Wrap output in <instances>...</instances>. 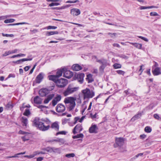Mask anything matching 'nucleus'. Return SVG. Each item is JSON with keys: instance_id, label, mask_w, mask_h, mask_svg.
<instances>
[{"instance_id": "25", "label": "nucleus", "mask_w": 161, "mask_h": 161, "mask_svg": "<svg viewBox=\"0 0 161 161\" xmlns=\"http://www.w3.org/2000/svg\"><path fill=\"white\" fill-rule=\"evenodd\" d=\"M21 122L22 123V125L25 128H26L28 124V119L25 117H22L21 118Z\"/></svg>"}, {"instance_id": "55", "label": "nucleus", "mask_w": 161, "mask_h": 161, "mask_svg": "<svg viewBox=\"0 0 161 161\" xmlns=\"http://www.w3.org/2000/svg\"><path fill=\"white\" fill-rule=\"evenodd\" d=\"M90 117L92 119H95L97 117V113H96L94 115H93L92 113H91L90 114Z\"/></svg>"}, {"instance_id": "24", "label": "nucleus", "mask_w": 161, "mask_h": 161, "mask_svg": "<svg viewBox=\"0 0 161 161\" xmlns=\"http://www.w3.org/2000/svg\"><path fill=\"white\" fill-rule=\"evenodd\" d=\"M34 103L36 104H40L42 103V99L38 96H36L34 98Z\"/></svg>"}, {"instance_id": "59", "label": "nucleus", "mask_w": 161, "mask_h": 161, "mask_svg": "<svg viewBox=\"0 0 161 161\" xmlns=\"http://www.w3.org/2000/svg\"><path fill=\"white\" fill-rule=\"evenodd\" d=\"M35 155L36 154L31 155H25L24 156V157H27L28 158H32L34 157Z\"/></svg>"}, {"instance_id": "38", "label": "nucleus", "mask_w": 161, "mask_h": 161, "mask_svg": "<svg viewBox=\"0 0 161 161\" xmlns=\"http://www.w3.org/2000/svg\"><path fill=\"white\" fill-rule=\"evenodd\" d=\"M135 44L134 47H136L139 49H141V48L142 46V44L136 43Z\"/></svg>"}, {"instance_id": "47", "label": "nucleus", "mask_w": 161, "mask_h": 161, "mask_svg": "<svg viewBox=\"0 0 161 161\" xmlns=\"http://www.w3.org/2000/svg\"><path fill=\"white\" fill-rule=\"evenodd\" d=\"M2 34L3 36L13 37L14 36L13 34H5L3 33H2Z\"/></svg>"}, {"instance_id": "27", "label": "nucleus", "mask_w": 161, "mask_h": 161, "mask_svg": "<svg viewBox=\"0 0 161 161\" xmlns=\"http://www.w3.org/2000/svg\"><path fill=\"white\" fill-rule=\"evenodd\" d=\"M58 32L57 31H47L46 33V35L47 36H50L54 34H58Z\"/></svg>"}, {"instance_id": "5", "label": "nucleus", "mask_w": 161, "mask_h": 161, "mask_svg": "<svg viewBox=\"0 0 161 161\" xmlns=\"http://www.w3.org/2000/svg\"><path fill=\"white\" fill-rule=\"evenodd\" d=\"M84 76L85 75L83 73H76L75 74L73 79L74 80H77L79 82L82 84L83 82Z\"/></svg>"}, {"instance_id": "1", "label": "nucleus", "mask_w": 161, "mask_h": 161, "mask_svg": "<svg viewBox=\"0 0 161 161\" xmlns=\"http://www.w3.org/2000/svg\"><path fill=\"white\" fill-rule=\"evenodd\" d=\"M84 100L86 99H89L92 98L95 95V92L92 90L86 88L81 91Z\"/></svg>"}, {"instance_id": "41", "label": "nucleus", "mask_w": 161, "mask_h": 161, "mask_svg": "<svg viewBox=\"0 0 161 161\" xmlns=\"http://www.w3.org/2000/svg\"><path fill=\"white\" fill-rule=\"evenodd\" d=\"M151 8V6H141L139 7V8L141 10L149 9Z\"/></svg>"}, {"instance_id": "2", "label": "nucleus", "mask_w": 161, "mask_h": 161, "mask_svg": "<svg viewBox=\"0 0 161 161\" xmlns=\"http://www.w3.org/2000/svg\"><path fill=\"white\" fill-rule=\"evenodd\" d=\"M76 100V98L71 97H67L64 99V102L65 104L70 103L68 107L69 111L72 110L75 107L76 105L75 102Z\"/></svg>"}, {"instance_id": "16", "label": "nucleus", "mask_w": 161, "mask_h": 161, "mask_svg": "<svg viewBox=\"0 0 161 161\" xmlns=\"http://www.w3.org/2000/svg\"><path fill=\"white\" fill-rule=\"evenodd\" d=\"M43 78V75L42 73H40L36 78V81L37 83H40Z\"/></svg>"}, {"instance_id": "13", "label": "nucleus", "mask_w": 161, "mask_h": 161, "mask_svg": "<svg viewBox=\"0 0 161 161\" xmlns=\"http://www.w3.org/2000/svg\"><path fill=\"white\" fill-rule=\"evenodd\" d=\"M70 14L73 16H77L80 14V11L79 9L73 8L71 9Z\"/></svg>"}, {"instance_id": "6", "label": "nucleus", "mask_w": 161, "mask_h": 161, "mask_svg": "<svg viewBox=\"0 0 161 161\" xmlns=\"http://www.w3.org/2000/svg\"><path fill=\"white\" fill-rule=\"evenodd\" d=\"M68 84L67 80L64 78H61L58 80L57 82L56 86L59 88L64 87Z\"/></svg>"}, {"instance_id": "20", "label": "nucleus", "mask_w": 161, "mask_h": 161, "mask_svg": "<svg viewBox=\"0 0 161 161\" xmlns=\"http://www.w3.org/2000/svg\"><path fill=\"white\" fill-rule=\"evenodd\" d=\"M51 127L53 129H54L56 131H58L59 129V125L58 122L56 121L53 123L51 125Z\"/></svg>"}, {"instance_id": "3", "label": "nucleus", "mask_w": 161, "mask_h": 161, "mask_svg": "<svg viewBox=\"0 0 161 161\" xmlns=\"http://www.w3.org/2000/svg\"><path fill=\"white\" fill-rule=\"evenodd\" d=\"M79 89V87H74L72 85H69L66 89L63 92V94L65 96L72 94L77 91Z\"/></svg>"}, {"instance_id": "56", "label": "nucleus", "mask_w": 161, "mask_h": 161, "mask_svg": "<svg viewBox=\"0 0 161 161\" xmlns=\"http://www.w3.org/2000/svg\"><path fill=\"white\" fill-rule=\"evenodd\" d=\"M47 152H50V153L52 152L53 147H47Z\"/></svg>"}, {"instance_id": "46", "label": "nucleus", "mask_w": 161, "mask_h": 161, "mask_svg": "<svg viewBox=\"0 0 161 161\" xmlns=\"http://www.w3.org/2000/svg\"><path fill=\"white\" fill-rule=\"evenodd\" d=\"M66 133V131H62L57 133L56 134V136H57L59 134L65 135Z\"/></svg>"}, {"instance_id": "34", "label": "nucleus", "mask_w": 161, "mask_h": 161, "mask_svg": "<svg viewBox=\"0 0 161 161\" xmlns=\"http://www.w3.org/2000/svg\"><path fill=\"white\" fill-rule=\"evenodd\" d=\"M113 67L114 69H119L121 68V65L120 64L116 63L113 65Z\"/></svg>"}, {"instance_id": "58", "label": "nucleus", "mask_w": 161, "mask_h": 161, "mask_svg": "<svg viewBox=\"0 0 161 161\" xmlns=\"http://www.w3.org/2000/svg\"><path fill=\"white\" fill-rule=\"evenodd\" d=\"M11 53V52L9 51L6 52L3 55V56H6L8 55L9 54Z\"/></svg>"}, {"instance_id": "63", "label": "nucleus", "mask_w": 161, "mask_h": 161, "mask_svg": "<svg viewBox=\"0 0 161 161\" xmlns=\"http://www.w3.org/2000/svg\"><path fill=\"white\" fill-rule=\"evenodd\" d=\"M31 67V66H26L24 68V69L25 71H27L30 69Z\"/></svg>"}, {"instance_id": "10", "label": "nucleus", "mask_w": 161, "mask_h": 161, "mask_svg": "<svg viewBox=\"0 0 161 161\" xmlns=\"http://www.w3.org/2000/svg\"><path fill=\"white\" fill-rule=\"evenodd\" d=\"M49 91V90L47 88H42L39 90V93L41 96L43 97L48 94Z\"/></svg>"}, {"instance_id": "37", "label": "nucleus", "mask_w": 161, "mask_h": 161, "mask_svg": "<svg viewBox=\"0 0 161 161\" xmlns=\"http://www.w3.org/2000/svg\"><path fill=\"white\" fill-rule=\"evenodd\" d=\"M144 130L147 133H149L151 132V128L150 127L146 126Z\"/></svg>"}, {"instance_id": "62", "label": "nucleus", "mask_w": 161, "mask_h": 161, "mask_svg": "<svg viewBox=\"0 0 161 161\" xmlns=\"http://www.w3.org/2000/svg\"><path fill=\"white\" fill-rule=\"evenodd\" d=\"M19 134H23V135H24V134H28L29 133H27V132H26L25 131H22L21 130H20L19 131Z\"/></svg>"}, {"instance_id": "52", "label": "nucleus", "mask_w": 161, "mask_h": 161, "mask_svg": "<svg viewBox=\"0 0 161 161\" xmlns=\"http://www.w3.org/2000/svg\"><path fill=\"white\" fill-rule=\"evenodd\" d=\"M116 72L118 74L122 75H124L125 73V72L122 70H118L116 71Z\"/></svg>"}, {"instance_id": "35", "label": "nucleus", "mask_w": 161, "mask_h": 161, "mask_svg": "<svg viewBox=\"0 0 161 161\" xmlns=\"http://www.w3.org/2000/svg\"><path fill=\"white\" fill-rule=\"evenodd\" d=\"M21 139L24 142L28 141L29 139V137H28L26 135L24 136H22Z\"/></svg>"}, {"instance_id": "64", "label": "nucleus", "mask_w": 161, "mask_h": 161, "mask_svg": "<svg viewBox=\"0 0 161 161\" xmlns=\"http://www.w3.org/2000/svg\"><path fill=\"white\" fill-rule=\"evenodd\" d=\"M146 136L145 135L143 134L141 135L140 136V137L141 139H144L145 138Z\"/></svg>"}, {"instance_id": "48", "label": "nucleus", "mask_w": 161, "mask_h": 161, "mask_svg": "<svg viewBox=\"0 0 161 161\" xmlns=\"http://www.w3.org/2000/svg\"><path fill=\"white\" fill-rule=\"evenodd\" d=\"M58 102L54 98L52 101V104L53 106H54L56 105L57 104Z\"/></svg>"}, {"instance_id": "40", "label": "nucleus", "mask_w": 161, "mask_h": 161, "mask_svg": "<svg viewBox=\"0 0 161 161\" xmlns=\"http://www.w3.org/2000/svg\"><path fill=\"white\" fill-rule=\"evenodd\" d=\"M30 114V112L29 109H26L24 112L23 114L25 116H28Z\"/></svg>"}, {"instance_id": "53", "label": "nucleus", "mask_w": 161, "mask_h": 161, "mask_svg": "<svg viewBox=\"0 0 161 161\" xmlns=\"http://www.w3.org/2000/svg\"><path fill=\"white\" fill-rule=\"evenodd\" d=\"M143 155V153H138V154H137V155H136V156H135L133 158H132V159H135L136 158L140 156H142Z\"/></svg>"}, {"instance_id": "57", "label": "nucleus", "mask_w": 161, "mask_h": 161, "mask_svg": "<svg viewBox=\"0 0 161 161\" xmlns=\"http://www.w3.org/2000/svg\"><path fill=\"white\" fill-rule=\"evenodd\" d=\"M36 64H35L34 65V66H33V67L32 68V69L30 70V73H29V74H31L33 73V71H34V69L36 66Z\"/></svg>"}, {"instance_id": "23", "label": "nucleus", "mask_w": 161, "mask_h": 161, "mask_svg": "<svg viewBox=\"0 0 161 161\" xmlns=\"http://www.w3.org/2000/svg\"><path fill=\"white\" fill-rule=\"evenodd\" d=\"M66 70L65 68H63L57 70L56 75L58 78L62 76L63 73H64V70Z\"/></svg>"}, {"instance_id": "7", "label": "nucleus", "mask_w": 161, "mask_h": 161, "mask_svg": "<svg viewBox=\"0 0 161 161\" xmlns=\"http://www.w3.org/2000/svg\"><path fill=\"white\" fill-rule=\"evenodd\" d=\"M124 139L122 137L115 138V144L114 145V147H121L124 144Z\"/></svg>"}, {"instance_id": "44", "label": "nucleus", "mask_w": 161, "mask_h": 161, "mask_svg": "<svg viewBox=\"0 0 161 161\" xmlns=\"http://www.w3.org/2000/svg\"><path fill=\"white\" fill-rule=\"evenodd\" d=\"M60 5V4L58 3H52L49 4V6L52 7L54 6H58Z\"/></svg>"}, {"instance_id": "8", "label": "nucleus", "mask_w": 161, "mask_h": 161, "mask_svg": "<svg viewBox=\"0 0 161 161\" xmlns=\"http://www.w3.org/2000/svg\"><path fill=\"white\" fill-rule=\"evenodd\" d=\"M50 127L49 125H46L44 123L41 122L38 128L40 130L45 131L48 130Z\"/></svg>"}, {"instance_id": "9", "label": "nucleus", "mask_w": 161, "mask_h": 161, "mask_svg": "<svg viewBox=\"0 0 161 161\" xmlns=\"http://www.w3.org/2000/svg\"><path fill=\"white\" fill-rule=\"evenodd\" d=\"M65 110V106L61 103L58 104L56 107V111L58 113H62Z\"/></svg>"}, {"instance_id": "31", "label": "nucleus", "mask_w": 161, "mask_h": 161, "mask_svg": "<svg viewBox=\"0 0 161 161\" xmlns=\"http://www.w3.org/2000/svg\"><path fill=\"white\" fill-rule=\"evenodd\" d=\"M84 137V135L82 133H80L79 134H77L76 135L74 136L73 137V138L74 139H76L77 138H83Z\"/></svg>"}, {"instance_id": "54", "label": "nucleus", "mask_w": 161, "mask_h": 161, "mask_svg": "<svg viewBox=\"0 0 161 161\" xmlns=\"http://www.w3.org/2000/svg\"><path fill=\"white\" fill-rule=\"evenodd\" d=\"M80 119V117H75V118H74V124H76L77 123V121H79Z\"/></svg>"}, {"instance_id": "19", "label": "nucleus", "mask_w": 161, "mask_h": 161, "mask_svg": "<svg viewBox=\"0 0 161 161\" xmlns=\"http://www.w3.org/2000/svg\"><path fill=\"white\" fill-rule=\"evenodd\" d=\"M39 118L37 117L35 118L33 121V125L38 128L39 127L40 123L41 122L39 121Z\"/></svg>"}, {"instance_id": "50", "label": "nucleus", "mask_w": 161, "mask_h": 161, "mask_svg": "<svg viewBox=\"0 0 161 161\" xmlns=\"http://www.w3.org/2000/svg\"><path fill=\"white\" fill-rule=\"evenodd\" d=\"M144 66V65H141V66H140V69H139V72H140V74H139V75H141L142 72L143 71V70H144V69H142V67Z\"/></svg>"}, {"instance_id": "4", "label": "nucleus", "mask_w": 161, "mask_h": 161, "mask_svg": "<svg viewBox=\"0 0 161 161\" xmlns=\"http://www.w3.org/2000/svg\"><path fill=\"white\" fill-rule=\"evenodd\" d=\"M96 61L101 64V65L99 68V70L101 73H103L105 68L109 65L107 60L104 58L99 60L97 59Z\"/></svg>"}, {"instance_id": "49", "label": "nucleus", "mask_w": 161, "mask_h": 161, "mask_svg": "<svg viewBox=\"0 0 161 161\" xmlns=\"http://www.w3.org/2000/svg\"><path fill=\"white\" fill-rule=\"evenodd\" d=\"M153 65L152 67L153 69L155 68L159 67H158V64L157 62L153 61Z\"/></svg>"}, {"instance_id": "18", "label": "nucleus", "mask_w": 161, "mask_h": 161, "mask_svg": "<svg viewBox=\"0 0 161 161\" xmlns=\"http://www.w3.org/2000/svg\"><path fill=\"white\" fill-rule=\"evenodd\" d=\"M142 115V112H138L137 114L134 115L130 119V121L132 122L140 118Z\"/></svg>"}, {"instance_id": "33", "label": "nucleus", "mask_w": 161, "mask_h": 161, "mask_svg": "<svg viewBox=\"0 0 161 161\" xmlns=\"http://www.w3.org/2000/svg\"><path fill=\"white\" fill-rule=\"evenodd\" d=\"M27 23L26 22H22V23H15V24H8L7 25L8 26H13V25H23V24H27Z\"/></svg>"}, {"instance_id": "28", "label": "nucleus", "mask_w": 161, "mask_h": 161, "mask_svg": "<svg viewBox=\"0 0 161 161\" xmlns=\"http://www.w3.org/2000/svg\"><path fill=\"white\" fill-rule=\"evenodd\" d=\"M13 107V104L11 102H9L6 106V108L7 110L12 109Z\"/></svg>"}, {"instance_id": "51", "label": "nucleus", "mask_w": 161, "mask_h": 161, "mask_svg": "<svg viewBox=\"0 0 161 161\" xmlns=\"http://www.w3.org/2000/svg\"><path fill=\"white\" fill-rule=\"evenodd\" d=\"M47 30L49 29H55L57 28V27L55 26H49L47 27Z\"/></svg>"}, {"instance_id": "29", "label": "nucleus", "mask_w": 161, "mask_h": 161, "mask_svg": "<svg viewBox=\"0 0 161 161\" xmlns=\"http://www.w3.org/2000/svg\"><path fill=\"white\" fill-rule=\"evenodd\" d=\"M52 152L54 153H61V149L60 148H56L54 147H53Z\"/></svg>"}, {"instance_id": "21", "label": "nucleus", "mask_w": 161, "mask_h": 161, "mask_svg": "<svg viewBox=\"0 0 161 161\" xmlns=\"http://www.w3.org/2000/svg\"><path fill=\"white\" fill-rule=\"evenodd\" d=\"M48 77L50 80H52L53 81L55 82L56 83V84H57V80H58V77H57L56 75H49L48 76Z\"/></svg>"}, {"instance_id": "14", "label": "nucleus", "mask_w": 161, "mask_h": 161, "mask_svg": "<svg viewBox=\"0 0 161 161\" xmlns=\"http://www.w3.org/2000/svg\"><path fill=\"white\" fill-rule=\"evenodd\" d=\"M98 128L96 125H92L89 129V132L91 133H96L97 132Z\"/></svg>"}, {"instance_id": "45", "label": "nucleus", "mask_w": 161, "mask_h": 161, "mask_svg": "<svg viewBox=\"0 0 161 161\" xmlns=\"http://www.w3.org/2000/svg\"><path fill=\"white\" fill-rule=\"evenodd\" d=\"M54 94L53 93L48 95L47 98L50 101L54 97Z\"/></svg>"}, {"instance_id": "42", "label": "nucleus", "mask_w": 161, "mask_h": 161, "mask_svg": "<svg viewBox=\"0 0 161 161\" xmlns=\"http://www.w3.org/2000/svg\"><path fill=\"white\" fill-rule=\"evenodd\" d=\"M75 156V154L74 153H71L69 154H66L65 155V156L68 158H70V157H74Z\"/></svg>"}, {"instance_id": "11", "label": "nucleus", "mask_w": 161, "mask_h": 161, "mask_svg": "<svg viewBox=\"0 0 161 161\" xmlns=\"http://www.w3.org/2000/svg\"><path fill=\"white\" fill-rule=\"evenodd\" d=\"M82 130V127L81 124H78L73 129V133L74 134H75L77 132H80Z\"/></svg>"}, {"instance_id": "17", "label": "nucleus", "mask_w": 161, "mask_h": 161, "mask_svg": "<svg viewBox=\"0 0 161 161\" xmlns=\"http://www.w3.org/2000/svg\"><path fill=\"white\" fill-rule=\"evenodd\" d=\"M86 80L88 83L92 82L94 80L93 78V75L90 74L87 75L86 77Z\"/></svg>"}, {"instance_id": "43", "label": "nucleus", "mask_w": 161, "mask_h": 161, "mask_svg": "<svg viewBox=\"0 0 161 161\" xmlns=\"http://www.w3.org/2000/svg\"><path fill=\"white\" fill-rule=\"evenodd\" d=\"M54 98L57 101H59L61 99V96L59 95H57L56 97Z\"/></svg>"}, {"instance_id": "32", "label": "nucleus", "mask_w": 161, "mask_h": 161, "mask_svg": "<svg viewBox=\"0 0 161 161\" xmlns=\"http://www.w3.org/2000/svg\"><path fill=\"white\" fill-rule=\"evenodd\" d=\"M15 21V19H6L4 20V22L5 23H12Z\"/></svg>"}, {"instance_id": "30", "label": "nucleus", "mask_w": 161, "mask_h": 161, "mask_svg": "<svg viewBox=\"0 0 161 161\" xmlns=\"http://www.w3.org/2000/svg\"><path fill=\"white\" fill-rule=\"evenodd\" d=\"M159 16V15L158 13H157L156 12H152V16H158V17H156L154 19V21H155L156 20H157L158 19H159V17H158V16Z\"/></svg>"}, {"instance_id": "39", "label": "nucleus", "mask_w": 161, "mask_h": 161, "mask_svg": "<svg viewBox=\"0 0 161 161\" xmlns=\"http://www.w3.org/2000/svg\"><path fill=\"white\" fill-rule=\"evenodd\" d=\"M65 141L63 138H59L58 142H59L60 145L64 144L65 143Z\"/></svg>"}, {"instance_id": "60", "label": "nucleus", "mask_w": 161, "mask_h": 161, "mask_svg": "<svg viewBox=\"0 0 161 161\" xmlns=\"http://www.w3.org/2000/svg\"><path fill=\"white\" fill-rule=\"evenodd\" d=\"M69 119H64L62 120V123L63 124H65L67 121H69Z\"/></svg>"}, {"instance_id": "15", "label": "nucleus", "mask_w": 161, "mask_h": 161, "mask_svg": "<svg viewBox=\"0 0 161 161\" xmlns=\"http://www.w3.org/2000/svg\"><path fill=\"white\" fill-rule=\"evenodd\" d=\"M152 73L155 76L161 75V68L157 67L153 69Z\"/></svg>"}, {"instance_id": "12", "label": "nucleus", "mask_w": 161, "mask_h": 161, "mask_svg": "<svg viewBox=\"0 0 161 161\" xmlns=\"http://www.w3.org/2000/svg\"><path fill=\"white\" fill-rule=\"evenodd\" d=\"M73 73L69 70H64V76L68 79H69L73 76Z\"/></svg>"}, {"instance_id": "36", "label": "nucleus", "mask_w": 161, "mask_h": 161, "mask_svg": "<svg viewBox=\"0 0 161 161\" xmlns=\"http://www.w3.org/2000/svg\"><path fill=\"white\" fill-rule=\"evenodd\" d=\"M108 34L110 36V37L112 38H114L116 37L117 34L114 33H108Z\"/></svg>"}, {"instance_id": "61", "label": "nucleus", "mask_w": 161, "mask_h": 161, "mask_svg": "<svg viewBox=\"0 0 161 161\" xmlns=\"http://www.w3.org/2000/svg\"><path fill=\"white\" fill-rule=\"evenodd\" d=\"M138 37L139 38L142 39L143 40H144L145 41L147 42L148 41V40L147 38H146L145 37H143L142 36H139Z\"/></svg>"}, {"instance_id": "22", "label": "nucleus", "mask_w": 161, "mask_h": 161, "mask_svg": "<svg viewBox=\"0 0 161 161\" xmlns=\"http://www.w3.org/2000/svg\"><path fill=\"white\" fill-rule=\"evenodd\" d=\"M72 69L74 70L78 71L82 69V67L78 64H74L72 66Z\"/></svg>"}, {"instance_id": "26", "label": "nucleus", "mask_w": 161, "mask_h": 161, "mask_svg": "<svg viewBox=\"0 0 161 161\" xmlns=\"http://www.w3.org/2000/svg\"><path fill=\"white\" fill-rule=\"evenodd\" d=\"M32 59V58H25L18 60V64H21L24 61L31 60Z\"/></svg>"}]
</instances>
